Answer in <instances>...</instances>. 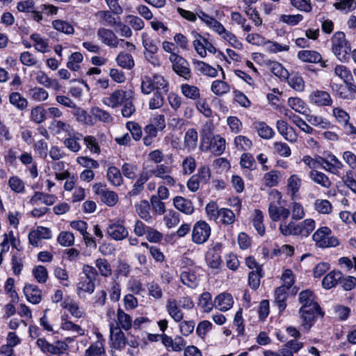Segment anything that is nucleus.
<instances>
[{
    "label": "nucleus",
    "instance_id": "1",
    "mask_svg": "<svg viewBox=\"0 0 356 356\" xmlns=\"http://www.w3.org/2000/svg\"><path fill=\"white\" fill-rule=\"evenodd\" d=\"M282 195L277 190H272L269 193L268 211L269 218L273 222H282L290 216L291 211L282 204Z\"/></svg>",
    "mask_w": 356,
    "mask_h": 356
},
{
    "label": "nucleus",
    "instance_id": "2",
    "mask_svg": "<svg viewBox=\"0 0 356 356\" xmlns=\"http://www.w3.org/2000/svg\"><path fill=\"white\" fill-rule=\"evenodd\" d=\"M197 16L209 29L219 35L223 40L229 42L233 47H236V44H239L236 35L227 31L217 19L203 11L197 13Z\"/></svg>",
    "mask_w": 356,
    "mask_h": 356
},
{
    "label": "nucleus",
    "instance_id": "3",
    "mask_svg": "<svg viewBox=\"0 0 356 356\" xmlns=\"http://www.w3.org/2000/svg\"><path fill=\"white\" fill-rule=\"evenodd\" d=\"M141 91L145 95L152 92L167 93L169 90V82L161 74H155L152 77L145 75L141 77Z\"/></svg>",
    "mask_w": 356,
    "mask_h": 356
},
{
    "label": "nucleus",
    "instance_id": "4",
    "mask_svg": "<svg viewBox=\"0 0 356 356\" xmlns=\"http://www.w3.org/2000/svg\"><path fill=\"white\" fill-rule=\"evenodd\" d=\"M332 50L335 56L341 62L348 58L350 46L346 39L343 32L338 31L334 34L331 39Z\"/></svg>",
    "mask_w": 356,
    "mask_h": 356
},
{
    "label": "nucleus",
    "instance_id": "5",
    "mask_svg": "<svg viewBox=\"0 0 356 356\" xmlns=\"http://www.w3.org/2000/svg\"><path fill=\"white\" fill-rule=\"evenodd\" d=\"M332 230L328 227L318 228L313 234L312 238L317 247L327 248L339 245L338 238L331 235Z\"/></svg>",
    "mask_w": 356,
    "mask_h": 356
},
{
    "label": "nucleus",
    "instance_id": "6",
    "mask_svg": "<svg viewBox=\"0 0 356 356\" xmlns=\"http://www.w3.org/2000/svg\"><path fill=\"white\" fill-rule=\"evenodd\" d=\"M36 344L41 351L45 354L57 356H70L67 349L68 345L63 341H57L50 343L42 338L38 339Z\"/></svg>",
    "mask_w": 356,
    "mask_h": 356
},
{
    "label": "nucleus",
    "instance_id": "7",
    "mask_svg": "<svg viewBox=\"0 0 356 356\" xmlns=\"http://www.w3.org/2000/svg\"><path fill=\"white\" fill-rule=\"evenodd\" d=\"M333 116L337 122L341 124L345 134L352 138L356 137V127L349 122V114L341 108H334L332 111Z\"/></svg>",
    "mask_w": 356,
    "mask_h": 356
},
{
    "label": "nucleus",
    "instance_id": "8",
    "mask_svg": "<svg viewBox=\"0 0 356 356\" xmlns=\"http://www.w3.org/2000/svg\"><path fill=\"white\" fill-rule=\"evenodd\" d=\"M169 59L172 63V70L176 74L186 80L191 78L190 65L185 58L176 54H172Z\"/></svg>",
    "mask_w": 356,
    "mask_h": 356
},
{
    "label": "nucleus",
    "instance_id": "9",
    "mask_svg": "<svg viewBox=\"0 0 356 356\" xmlns=\"http://www.w3.org/2000/svg\"><path fill=\"white\" fill-rule=\"evenodd\" d=\"M211 227L204 220L196 222L192 230V241L196 244L206 243L211 235Z\"/></svg>",
    "mask_w": 356,
    "mask_h": 356
},
{
    "label": "nucleus",
    "instance_id": "10",
    "mask_svg": "<svg viewBox=\"0 0 356 356\" xmlns=\"http://www.w3.org/2000/svg\"><path fill=\"white\" fill-rule=\"evenodd\" d=\"M132 90H115L107 97L102 99V102L106 106L112 108H118L123 104L125 99H129V95Z\"/></svg>",
    "mask_w": 356,
    "mask_h": 356
},
{
    "label": "nucleus",
    "instance_id": "11",
    "mask_svg": "<svg viewBox=\"0 0 356 356\" xmlns=\"http://www.w3.org/2000/svg\"><path fill=\"white\" fill-rule=\"evenodd\" d=\"M180 280L183 284L191 289L196 288L199 284V280L197 272L199 270L197 266L192 265L191 267H181Z\"/></svg>",
    "mask_w": 356,
    "mask_h": 356
},
{
    "label": "nucleus",
    "instance_id": "12",
    "mask_svg": "<svg viewBox=\"0 0 356 356\" xmlns=\"http://www.w3.org/2000/svg\"><path fill=\"white\" fill-rule=\"evenodd\" d=\"M109 329L111 347L119 350L123 349L127 344V339L122 330L113 323H110Z\"/></svg>",
    "mask_w": 356,
    "mask_h": 356
},
{
    "label": "nucleus",
    "instance_id": "13",
    "mask_svg": "<svg viewBox=\"0 0 356 356\" xmlns=\"http://www.w3.org/2000/svg\"><path fill=\"white\" fill-rule=\"evenodd\" d=\"M302 320V325L309 329L312 324L316 314H321L318 304H313L312 307H301L299 309Z\"/></svg>",
    "mask_w": 356,
    "mask_h": 356
},
{
    "label": "nucleus",
    "instance_id": "14",
    "mask_svg": "<svg viewBox=\"0 0 356 356\" xmlns=\"http://www.w3.org/2000/svg\"><path fill=\"white\" fill-rule=\"evenodd\" d=\"M97 35L103 44L111 48H116L120 42H124V40L118 39L117 35L112 30L104 27H101L97 30Z\"/></svg>",
    "mask_w": 356,
    "mask_h": 356
},
{
    "label": "nucleus",
    "instance_id": "15",
    "mask_svg": "<svg viewBox=\"0 0 356 356\" xmlns=\"http://www.w3.org/2000/svg\"><path fill=\"white\" fill-rule=\"evenodd\" d=\"M309 102L318 106H328L332 104V99L327 91L316 90L309 96Z\"/></svg>",
    "mask_w": 356,
    "mask_h": 356
},
{
    "label": "nucleus",
    "instance_id": "16",
    "mask_svg": "<svg viewBox=\"0 0 356 356\" xmlns=\"http://www.w3.org/2000/svg\"><path fill=\"white\" fill-rule=\"evenodd\" d=\"M107 234L113 240L122 241L128 236L129 232L122 223L117 221L108 225Z\"/></svg>",
    "mask_w": 356,
    "mask_h": 356
},
{
    "label": "nucleus",
    "instance_id": "17",
    "mask_svg": "<svg viewBox=\"0 0 356 356\" xmlns=\"http://www.w3.org/2000/svg\"><path fill=\"white\" fill-rule=\"evenodd\" d=\"M95 193L99 195L101 201L108 207L114 206L118 201V194L112 191H108L101 185H95Z\"/></svg>",
    "mask_w": 356,
    "mask_h": 356
},
{
    "label": "nucleus",
    "instance_id": "18",
    "mask_svg": "<svg viewBox=\"0 0 356 356\" xmlns=\"http://www.w3.org/2000/svg\"><path fill=\"white\" fill-rule=\"evenodd\" d=\"M276 128L279 134L282 135L285 140L291 143L296 141L297 136L294 132L293 128L289 126L284 120H277L276 122Z\"/></svg>",
    "mask_w": 356,
    "mask_h": 356
},
{
    "label": "nucleus",
    "instance_id": "19",
    "mask_svg": "<svg viewBox=\"0 0 356 356\" xmlns=\"http://www.w3.org/2000/svg\"><path fill=\"white\" fill-rule=\"evenodd\" d=\"M234 304L232 296L228 293H222L215 298L214 306L216 309L226 312L230 309Z\"/></svg>",
    "mask_w": 356,
    "mask_h": 356
},
{
    "label": "nucleus",
    "instance_id": "20",
    "mask_svg": "<svg viewBox=\"0 0 356 356\" xmlns=\"http://www.w3.org/2000/svg\"><path fill=\"white\" fill-rule=\"evenodd\" d=\"M24 293L26 300L32 304H38L42 300V291L35 285L26 284L24 287Z\"/></svg>",
    "mask_w": 356,
    "mask_h": 356
},
{
    "label": "nucleus",
    "instance_id": "21",
    "mask_svg": "<svg viewBox=\"0 0 356 356\" xmlns=\"http://www.w3.org/2000/svg\"><path fill=\"white\" fill-rule=\"evenodd\" d=\"M296 220L291 218L289 221L285 220L284 222H280L279 230L280 233L284 236H299L298 223L296 222Z\"/></svg>",
    "mask_w": 356,
    "mask_h": 356
},
{
    "label": "nucleus",
    "instance_id": "22",
    "mask_svg": "<svg viewBox=\"0 0 356 356\" xmlns=\"http://www.w3.org/2000/svg\"><path fill=\"white\" fill-rule=\"evenodd\" d=\"M173 204L177 209L186 215H191L194 212L192 202L183 197L176 196L173 199Z\"/></svg>",
    "mask_w": 356,
    "mask_h": 356
},
{
    "label": "nucleus",
    "instance_id": "23",
    "mask_svg": "<svg viewBox=\"0 0 356 356\" xmlns=\"http://www.w3.org/2000/svg\"><path fill=\"white\" fill-rule=\"evenodd\" d=\"M49 128L58 135L63 133L65 134L66 136L71 135V133L73 134V131H74L69 123L58 120H52Z\"/></svg>",
    "mask_w": 356,
    "mask_h": 356
},
{
    "label": "nucleus",
    "instance_id": "24",
    "mask_svg": "<svg viewBox=\"0 0 356 356\" xmlns=\"http://www.w3.org/2000/svg\"><path fill=\"white\" fill-rule=\"evenodd\" d=\"M341 278L342 273L340 271L332 270L323 277L322 286L325 289H330L339 284Z\"/></svg>",
    "mask_w": 356,
    "mask_h": 356
},
{
    "label": "nucleus",
    "instance_id": "25",
    "mask_svg": "<svg viewBox=\"0 0 356 356\" xmlns=\"http://www.w3.org/2000/svg\"><path fill=\"white\" fill-rule=\"evenodd\" d=\"M175 299H169L166 303V310L168 314L176 322H180L184 318V313L179 307Z\"/></svg>",
    "mask_w": 356,
    "mask_h": 356
},
{
    "label": "nucleus",
    "instance_id": "26",
    "mask_svg": "<svg viewBox=\"0 0 356 356\" xmlns=\"http://www.w3.org/2000/svg\"><path fill=\"white\" fill-rule=\"evenodd\" d=\"M56 200V197L54 195L46 194L41 192H35L29 202L31 205H36L39 202H40L45 205L51 206L55 203Z\"/></svg>",
    "mask_w": 356,
    "mask_h": 356
},
{
    "label": "nucleus",
    "instance_id": "27",
    "mask_svg": "<svg viewBox=\"0 0 356 356\" xmlns=\"http://www.w3.org/2000/svg\"><path fill=\"white\" fill-rule=\"evenodd\" d=\"M253 128L261 138L266 140L272 138L275 135L273 129L264 122H254Z\"/></svg>",
    "mask_w": 356,
    "mask_h": 356
},
{
    "label": "nucleus",
    "instance_id": "28",
    "mask_svg": "<svg viewBox=\"0 0 356 356\" xmlns=\"http://www.w3.org/2000/svg\"><path fill=\"white\" fill-rule=\"evenodd\" d=\"M225 139L220 135L213 136L209 145V150L215 155L219 156L223 153L225 149Z\"/></svg>",
    "mask_w": 356,
    "mask_h": 356
},
{
    "label": "nucleus",
    "instance_id": "29",
    "mask_svg": "<svg viewBox=\"0 0 356 356\" xmlns=\"http://www.w3.org/2000/svg\"><path fill=\"white\" fill-rule=\"evenodd\" d=\"M309 177L314 182L325 188H329L332 185L329 177L322 172L312 170L309 173Z\"/></svg>",
    "mask_w": 356,
    "mask_h": 356
},
{
    "label": "nucleus",
    "instance_id": "30",
    "mask_svg": "<svg viewBox=\"0 0 356 356\" xmlns=\"http://www.w3.org/2000/svg\"><path fill=\"white\" fill-rule=\"evenodd\" d=\"M297 57L305 63H318L321 61V55L314 50H301L298 51Z\"/></svg>",
    "mask_w": 356,
    "mask_h": 356
},
{
    "label": "nucleus",
    "instance_id": "31",
    "mask_svg": "<svg viewBox=\"0 0 356 356\" xmlns=\"http://www.w3.org/2000/svg\"><path fill=\"white\" fill-rule=\"evenodd\" d=\"M289 289L285 286L277 287L275 291V302L277 304L280 312H282L286 307V300L287 298V291Z\"/></svg>",
    "mask_w": 356,
    "mask_h": 356
},
{
    "label": "nucleus",
    "instance_id": "32",
    "mask_svg": "<svg viewBox=\"0 0 356 356\" xmlns=\"http://www.w3.org/2000/svg\"><path fill=\"white\" fill-rule=\"evenodd\" d=\"M113 13L110 10H99L97 12L95 15L98 17L101 24L105 26H114L117 25L120 20H117V18L114 17Z\"/></svg>",
    "mask_w": 356,
    "mask_h": 356
},
{
    "label": "nucleus",
    "instance_id": "33",
    "mask_svg": "<svg viewBox=\"0 0 356 356\" xmlns=\"http://www.w3.org/2000/svg\"><path fill=\"white\" fill-rule=\"evenodd\" d=\"M180 90L181 94L187 99L196 101L200 98V90L195 86L184 83L180 86Z\"/></svg>",
    "mask_w": 356,
    "mask_h": 356
},
{
    "label": "nucleus",
    "instance_id": "34",
    "mask_svg": "<svg viewBox=\"0 0 356 356\" xmlns=\"http://www.w3.org/2000/svg\"><path fill=\"white\" fill-rule=\"evenodd\" d=\"M25 256L23 252H14L12 254L11 266L14 275H19L24 267Z\"/></svg>",
    "mask_w": 356,
    "mask_h": 356
},
{
    "label": "nucleus",
    "instance_id": "35",
    "mask_svg": "<svg viewBox=\"0 0 356 356\" xmlns=\"http://www.w3.org/2000/svg\"><path fill=\"white\" fill-rule=\"evenodd\" d=\"M107 179L114 186H120L123 183V178L121 171L115 166H111L108 168Z\"/></svg>",
    "mask_w": 356,
    "mask_h": 356
},
{
    "label": "nucleus",
    "instance_id": "36",
    "mask_svg": "<svg viewBox=\"0 0 356 356\" xmlns=\"http://www.w3.org/2000/svg\"><path fill=\"white\" fill-rule=\"evenodd\" d=\"M118 323L115 325H118L120 329L129 330L132 326V319L130 315L125 313L122 309L119 307L117 312Z\"/></svg>",
    "mask_w": 356,
    "mask_h": 356
},
{
    "label": "nucleus",
    "instance_id": "37",
    "mask_svg": "<svg viewBox=\"0 0 356 356\" xmlns=\"http://www.w3.org/2000/svg\"><path fill=\"white\" fill-rule=\"evenodd\" d=\"M61 306L64 309H67L70 314L75 318H81L83 314V310L72 299L65 298L61 303Z\"/></svg>",
    "mask_w": 356,
    "mask_h": 356
},
{
    "label": "nucleus",
    "instance_id": "38",
    "mask_svg": "<svg viewBox=\"0 0 356 356\" xmlns=\"http://www.w3.org/2000/svg\"><path fill=\"white\" fill-rule=\"evenodd\" d=\"M67 138L64 140L65 146L70 151L73 152H77L81 149V145L79 143L81 134H79L75 131L71 135H67Z\"/></svg>",
    "mask_w": 356,
    "mask_h": 356
},
{
    "label": "nucleus",
    "instance_id": "39",
    "mask_svg": "<svg viewBox=\"0 0 356 356\" xmlns=\"http://www.w3.org/2000/svg\"><path fill=\"white\" fill-rule=\"evenodd\" d=\"M115 60L119 66L126 70L132 69L135 65L133 56L124 51L117 56Z\"/></svg>",
    "mask_w": 356,
    "mask_h": 356
},
{
    "label": "nucleus",
    "instance_id": "40",
    "mask_svg": "<svg viewBox=\"0 0 356 356\" xmlns=\"http://www.w3.org/2000/svg\"><path fill=\"white\" fill-rule=\"evenodd\" d=\"M193 64L195 65V69L204 74V75L216 77L218 75V71L214 67H211L209 64L197 60H193Z\"/></svg>",
    "mask_w": 356,
    "mask_h": 356
},
{
    "label": "nucleus",
    "instance_id": "41",
    "mask_svg": "<svg viewBox=\"0 0 356 356\" xmlns=\"http://www.w3.org/2000/svg\"><path fill=\"white\" fill-rule=\"evenodd\" d=\"M316 222L312 218H307L298 223L299 236L307 237L315 229Z\"/></svg>",
    "mask_w": 356,
    "mask_h": 356
},
{
    "label": "nucleus",
    "instance_id": "42",
    "mask_svg": "<svg viewBox=\"0 0 356 356\" xmlns=\"http://www.w3.org/2000/svg\"><path fill=\"white\" fill-rule=\"evenodd\" d=\"M192 35L193 36V44L195 50L200 56L204 58L207 56L204 51V43L206 42V38L202 36L200 33L196 31H193Z\"/></svg>",
    "mask_w": 356,
    "mask_h": 356
},
{
    "label": "nucleus",
    "instance_id": "43",
    "mask_svg": "<svg viewBox=\"0 0 356 356\" xmlns=\"http://www.w3.org/2000/svg\"><path fill=\"white\" fill-rule=\"evenodd\" d=\"M197 305L204 312L209 313L213 307L214 304L211 300V295L209 292L202 293L199 298Z\"/></svg>",
    "mask_w": 356,
    "mask_h": 356
},
{
    "label": "nucleus",
    "instance_id": "44",
    "mask_svg": "<svg viewBox=\"0 0 356 356\" xmlns=\"http://www.w3.org/2000/svg\"><path fill=\"white\" fill-rule=\"evenodd\" d=\"M51 24L56 31L67 35H72L74 33L73 26L66 21L55 19L52 21Z\"/></svg>",
    "mask_w": 356,
    "mask_h": 356
},
{
    "label": "nucleus",
    "instance_id": "45",
    "mask_svg": "<svg viewBox=\"0 0 356 356\" xmlns=\"http://www.w3.org/2000/svg\"><path fill=\"white\" fill-rule=\"evenodd\" d=\"M198 134L195 129H189L184 136L185 146L190 150L194 149L197 144Z\"/></svg>",
    "mask_w": 356,
    "mask_h": 356
},
{
    "label": "nucleus",
    "instance_id": "46",
    "mask_svg": "<svg viewBox=\"0 0 356 356\" xmlns=\"http://www.w3.org/2000/svg\"><path fill=\"white\" fill-rule=\"evenodd\" d=\"M129 99H125L122 104V108L121 113L124 118H129L136 111V107L133 104L134 100V92L132 91L129 95Z\"/></svg>",
    "mask_w": 356,
    "mask_h": 356
},
{
    "label": "nucleus",
    "instance_id": "47",
    "mask_svg": "<svg viewBox=\"0 0 356 356\" xmlns=\"http://www.w3.org/2000/svg\"><path fill=\"white\" fill-rule=\"evenodd\" d=\"M334 74L341 79L345 83H349L353 80L350 70L345 65H337L334 68Z\"/></svg>",
    "mask_w": 356,
    "mask_h": 356
},
{
    "label": "nucleus",
    "instance_id": "48",
    "mask_svg": "<svg viewBox=\"0 0 356 356\" xmlns=\"http://www.w3.org/2000/svg\"><path fill=\"white\" fill-rule=\"evenodd\" d=\"M30 38L34 42V47L38 51L45 53L49 47L48 40L38 33H33Z\"/></svg>",
    "mask_w": 356,
    "mask_h": 356
},
{
    "label": "nucleus",
    "instance_id": "49",
    "mask_svg": "<svg viewBox=\"0 0 356 356\" xmlns=\"http://www.w3.org/2000/svg\"><path fill=\"white\" fill-rule=\"evenodd\" d=\"M10 190L16 193H24L25 184L18 176H12L8 181Z\"/></svg>",
    "mask_w": 356,
    "mask_h": 356
},
{
    "label": "nucleus",
    "instance_id": "50",
    "mask_svg": "<svg viewBox=\"0 0 356 356\" xmlns=\"http://www.w3.org/2000/svg\"><path fill=\"white\" fill-rule=\"evenodd\" d=\"M287 104L291 108L301 114H305L307 109L306 104L299 97L289 98Z\"/></svg>",
    "mask_w": 356,
    "mask_h": 356
},
{
    "label": "nucleus",
    "instance_id": "51",
    "mask_svg": "<svg viewBox=\"0 0 356 356\" xmlns=\"http://www.w3.org/2000/svg\"><path fill=\"white\" fill-rule=\"evenodd\" d=\"M211 91L216 95H223L230 90L229 84L221 80H216L213 81L211 86Z\"/></svg>",
    "mask_w": 356,
    "mask_h": 356
},
{
    "label": "nucleus",
    "instance_id": "52",
    "mask_svg": "<svg viewBox=\"0 0 356 356\" xmlns=\"http://www.w3.org/2000/svg\"><path fill=\"white\" fill-rule=\"evenodd\" d=\"M280 172L278 170H271L266 172L264 176V182L268 187H273L279 184L280 179Z\"/></svg>",
    "mask_w": 356,
    "mask_h": 356
},
{
    "label": "nucleus",
    "instance_id": "53",
    "mask_svg": "<svg viewBox=\"0 0 356 356\" xmlns=\"http://www.w3.org/2000/svg\"><path fill=\"white\" fill-rule=\"evenodd\" d=\"M253 226L255 229L257 231L258 234L260 236H264L266 232L265 226L264 225V215L263 213L259 210L256 209L254 211V216L252 220Z\"/></svg>",
    "mask_w": 356,
    "mask_h": 356
},
{
    "label": "nucleus",
    "instance_id": "54",
    "mask_svg": "<svg viewBox=\"0 0 356 356\" xmlns=\"http://www.w3.org/2000/svg\"><path fill=\"white\" fill-rule=\"evenodd\" d=\"M9 101L10 104L22 111L25 109L28 106L27 100L17 92L10 93L9 96Z\"/></svg>",
    "mask_w": 356,
    "mask_h": 356
},
{
    "label": "nucleus",
    "instance_id": "55",
    "mask_svg": "<svg viewBox=\"0 0 356 356\" xmlns=\"http://www.w3.org/2000/svg\"><path fill=\"white\" fill-rule=\"evenodd\" d=\"M136 207L137 213L142 219L147 222L152 219L149 213L150 205L147 200L140 201Z\"/></svg>",
    "mask_w": 356,
    "mask_h": 356
},
{
    "label": "nucleus",
    "instance_id": "56",
    "mask_svg": "<svg viewBox=\"0 0 356 356\" xmlns=\"http://www.w3.org/2000/svg\"><path fill=\"white\" fill-rule=\"evenodd\" d=\"M205 211L209 220L216 221L219 218L221 208L218 207L216 202L211 201L207 204Z\"/></svg>",
    "mask_w": 356,
    "mask_h": 356
},
{
    "label": "nucleus",
    "instance_id": "57",
    "mask_svg": "<svg viewBox=\"0 0 356 356\" xmlns=\"http://www.w3.org/2000/svg\"><path fill=\"white\" fill-rule=\"evenodd\" d=\"M301 183V179L297 175H292L288 179L287 188L292 197L298 192Z\"/></svg>",
    "mask_w": 356,
    "mask_h": 356
},
{
    "label": "nucleus",
    "instance_id": "58",
    "mask_svg": "<svg viewBox=\"0 0 356 356\" xmlns=\"http://www.w3.org/2000/svg\"><path fill=\"white\" fill-rule=\"evenodd\" d=\"M83 60V55L80 52H74L69 57L67 67L72 71H78L80 68L79 64Z\"/></svg>",
    "mask_w": 356,
    "mask_h": 356
},
{
    "label": "nucleus",
    "instance_id": "59",
    "mask_svg": "<svg viewBox=\"0 0 356 356\" xmlns=\"http://www.w3.org/2000/svg\"><path fill=\"white\" fill-rule=\"evenodd\" d=\"M95 266L98 268L100 275L103 277H108L112 273L111 265L105 259H97L95 260Z\"/></svg>",
    "mask_w": 356,
    "mask_h": 356
},
{
    "label": "nucleus",
    "instance_id": "60",
    "mask_svg": "<svg viewBox=\"0 0 356 356\" xmlns=\"http://www.w3.org/2000/svg\"><path fill=\"white\" fill-rule=\"evenodd\" d=\"M29 97L37 102H42L49 97L48 92L42 88L35 87L29 91Z\"/></svg>",
    "mask_w": 356,
    "mask_h": 356
},
{
    "label": "nucleus",
    "instance_id": "61",
    "mask_svg": "<svg viewBox=\"0 0 356 356\" xmlns=\"http://www.w3.org/2000/svg\"><path fill=\"white\" fill-rule=\"evenodd\" d=\"M299 302L302 304V307H312L313 304H318L314 300V296L309 290H305L299 294Z\"/></svg>",
    "mask_w": 356,
    "mask_h": 356
},
{
    "label": "nucleus",
    "instance_id": "62",
    "mask_svg": "<svg viewBox=\"0 0 356 356\" xmlns=\"http://www.w3.org/2000/svg\"><path fill=\"white\" fill-rule=\"evenodd\" d=\"M137 170V165L130 163H124L121 168L122 175L129 179H134L136 178Z\"/></svg>",
    "mask_w": 356,
    "mask_h": 356
},
{
    "label": "nucleus",
    "instance_id": "63",
    "mask_svg": "<svg viewBox=\"0 0 356 356\" xmlns=\"http://www.w3.org/2000/svg\"><path fill=\"white\" fill-rule=\"evenodd\" d=\"M144 131L145 136L143 138V143L145 146H149L157 136L158 129L154 127V125H147Z\"/></svg>",
    "mask_w": 356,
    "mask_h": 356
},
{
    "label": "nucleus",
    "instance_id": "64",
    "mask_svg": "<svg viewBox=\"0 0 356 356\" xmlns=\"http://www.w3.org/2000/svg\"><path fill=\"white\" fill-rule=\"evenodd\" d=\"M314 209L320 213L329 214L332 211V207L327 200L318 199L314 202Z\"/></svg>",
    "mask_w": 356,
    "mask_h": 356
}]
</instances>
